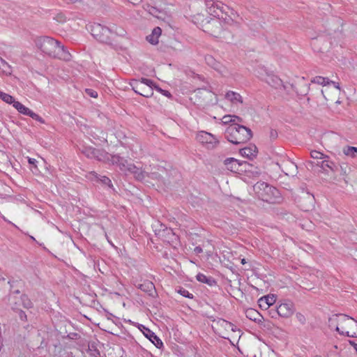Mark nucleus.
<instances>
[{
  "label": "nucleus",
  "instance_id": "nucleus-31",
  "mask_svg": "<svg viewBox=\"0 0 357 357\" xmlns=\"http://www.w3.org/2000/svg\"><path fill=\"white\" fill-rule=\"evenodd\" d=\"M284 167L285 168L286 172L284 169L282 171L287 175H293L296 172L297 169L296 165L289 160L284 163Z\"/></svg>",
  "mask_w": 357,
  "mask_h": 357
},
{
  "label": "nucleus",
  "instance_id": "nucleus-53",
  "mask_svg": "<svg viewBox=\"0 0 357 357\" xmlns=\"http://www.w3.org/2000/svg\"><path fill=\"white\" fill-rule=\"evenodd\" d=\"M28 162L30 165H31L33 166V167L36 170L38 171V168H37V165L36 163L38 162V161L35 159V158H29L28 159Z\"/></svg>",
  "mask_w": 357,
  "mask_h": 357
},
{
  "label": "nucleus",
  "instance_id": "nucleus-39",
  "mask_svg": "<svg viewBox=\"0 0 357 357\" xmlns=\"http://www.w3.org/2000/svg\"><path fill=\"white\" fill-rule=\"evenodd\" d=\"M236 120H237L239 122H242L243 121V119L241 117L235 116V115H234V116L225 115L222 118V122L224 123H230V122H235Z\"/></svg>",
  "mask_w": 357,
  "mask_h": 357
},
{
  "label": "nucleus",
  "instance_id": "nucleus-48",
  "mask_svg": "<svg viewBox=\"0 0 357 357\" xmlns=\"http://www.w3.org/2000/svg\"><path fill=\"white\" fill-rule=\"evenodd\" d=\"M296 318L298 320V321L302 325L305 324L306 323V319L305 317L301 314V312H297L296 314Z\"/></svg>",
  "mask_w": 357,
  "mask_h": 357
},
{
  "label": "nucleus",
  "instance_id": "nucleus-43",
  "mask_svg": "<svg viewBox=\"0 0 357 357\" xmlns=\"http://www.w3.org/2000/svg\"><path fill=\"white\" fill-rule=\"evenodd\" d=\"M277 306L271 307L268 309V313L269 316L273 319H277L279 317V313L278 312Z\"/></svg>",
  "mask_w": 357,
  "mask_h": 357
},
{
  "label": "nucleus",
  "instance_id": "nucleus-47",
  "mask_svg": "<svg viewBox=\"0 0 357 357\" xmlns=\"http://www.w3.org/2000/svg\"><path fill=\"white\" fill-rule=\"evenodd\" d=\"M258 304L261 310H268L270 308L267 303L264 300L263 297L258 300Z\"/></svg>",
  "mask_w": 357,
  "mask_h": 357
},
{
  "label": "nucleus",
  "instance_id": "nucleus-60",
  "mask_svg": "<svg viewBox=\"0 0 357 357\" xmlns=\"http://www.w3.org/2000/svg\"><path fill=\"white\" fill-rule=\"evenodd\" d=\"M153 89H155L158 91L160 93H163V89H162L160 87H159L158 85L154 84Z\"/></svg>",
  "mask_w": 357,
  "mask_h": 357
},
{
  "label": "nucleus",
  "instance_id": "nucleus-25",
  "mask_svg": "<svg viewBox=\"0 0 357 357\" xmlns=\"http://www.w3.org/2000/svg\"><path fill=\"white\" fill-rule=\"evenodd\" d=\"M89 178L91 179H96L100 181L103 185L108 186L110 188H113V185L111 180L106 176H99L96 172H91L89 173Z\"/></svg>",
  "mask_w": 357,
  "mask_h": 357
},
{
  "label": "nucleus",
  "instance_id": "nucleus-50",
  "mask_svg": "<svg viewBox=\"0 0 357 357\" xmlns=\"http://www.w3.org/2000/svg\"><path fill=\"white\" fill-rule=\"evenodd\" d=\"M30 117L32 118L33 119L40 122V123H45V120L41 116H40L38 114H36L33 112H32V113L31 114Z\"/></svg>",
  "mask_w": 357,
  "mask_h": 357
},
{
  "label": "nucleus",
  "instance_id": "nucleus-56",
  "mask_svg": "<svg viewBox=\"0 0 357 357\" xmlns=\"http://www.w3.org/2000/svg\"><path fill=\"white\" fill-rule=\"evenodd\" d=\"M194 252L195 254H200L203 252L202 248L200 246H196L194 249Z\"/></svg>",
  "mask_w": 357,
  "mask_h": 357
},
{
  "label": "nucleus",
  "instance_id": "nucleus-41",
  "mask_svg": "<svg viewBox=\"0 0 357 357\" xmlns=\"http://www.w3.org/2000/svg\"><path fill=\"white\" fill-rule=\"evenodd\" d=\"M176 291L181 294V296H183V297H185V298H194V296L192 294L190 293L187 289H185V288L183 287H179L177 289H176Z\"/></svg>",
  "mask_w": 357,
  "mask_h": 357
},
{
  "label": "nucleus",
  "instance_id": "nucleus-28",
  "mask_svg": "<svg viewBox=\"0 0 357 357\" xmlns=\"http://www.w3.org/2000/svg\"><path fill=\"white\" fill-rule=\"evenodd\" d=\"M11 104L18 111V112L24 115L30 116L31 114L33 112L32 110L22 105L19 101L15 100V98L13 99V102H12Z\"/></svg>",
  "mask_w": 357,
  "mask_h": 357
},
{
  "label": "nucleus",
  "instance_id": "nucleus-19",
  "mask_svg": "<svg viewBox=\"0 0 357 357\" xmlns=\"http://www.w3.org/2000/svg\"><path fill=\"white\" fill-rule=\"evenodd\" d=\"M20 293V290H15L9 296V304L13 310H19L21 307L20 296H17Z\"/></svg>",
  "mask_w": 357,
  "mask_h": 357
},
{
  "label": "nucleus",
  "instance_id": "nucleus-8",
  "mask_svg": "<svg viewBox=\"0 0 357 357\" xmlns=\"http://www.w3.org/2000/svg\"><path fill=\"white\" fill-rule=\"evenodd\" d=\"M344 324L342 325L340 335L347 337H357V321L345 314Z\"/></svg>",
  "mask_w": 357,
  "mask_h": 357
},
{
  "label": "nucleus",
  "instance_id": "nucleus-17",
  "mask_svg": "<svg viewBox=\"0 0 357 357\" xmlns=\"http://www.w3.org/2000/svg\"><path fill=\"white\" fill-rule=\"evenodd\" d=\"M266 82L276 89L282 88L286 90V86L283 84L282 80L276 75H268L266 79Z\"/></svg>",
  "mask_w": 357,
  "mask_h": 357
},
{
  "label": "nucleus",
  "instance_id": "nucleus-52",
  "mask_svg": "<svg viewBox=\"0 0 357 357\" xmlns=\"http://www.w3.org/2000/svg\"><path fill=\"white\" fill-rule=\"evenodd\" d=\"M15 311L18 312L20 319L22 321L26 320V313L22 310L20 308L19 310H15Z\"/></svg>",
  "mask_w": 357,
  "mask_h": 357
},
{
  "label": "nucleus",
  "instance_id": "nucleus-32",
  "mask_svg": "<svg viewBox=\"0 0 357 357\" xmlns=\"http://www.w3.org/2000/svg\"><path fill=\"white\" fill-rule=\"evenodd\" d=\"M10 75L12 70L10 66L1 57H0V73Z\"/></svg>",
  "mask_w": 357,
  "mask_h": 357
},
{
  "label": "nucleus",
  "instance_id": "nucleus-51",
  "mask_svg": "<svg viewBox=\"0 0 357 357\" xmlns=\"http://www.w3.org/2000/svg\"><path fill=\"white\" fill-rule=\"evenodd\" d=\"M85 92L90 97H92V98L98 97V93L91 89H86Z\"/></svg>",
  "mask_w": 357,
  "mask_h": 357
},
{
  "label": "nucleus",
  "instance_id": "nucleus-42",
  "mask_svg": "<svg viewBox=\"0 0 357 357\" xmlns=\"http://www.w3.org/2000/svg\"><path fill=\"white\" fill-rule=\"evenodd\" d=\"M0 98L5 102L11 105L12 102H13L14 97L0 91Z\"/></svg>",
  "mask_w": 357,
  "mask_h": 357
},
{
  "label": "nucleus",
  "instance_id": "nucleus-27",
  "mask_svg": "<svg viewBox=\"0 0 357 357\" xmlns=\"http://www.w3.org/2000/svg\"><path fill=\"white\" fill-rule=\"evenodd\" d=\"M196 279L199 282H200L202 283L207 284L210 287H213L217 284L216 280L213 277L206 276L204 274L201 273H199L197 275Z\"/></svg>",
  "mask_w": 357,
  "mask_h": 357
},
{
  "label": "nucleus",
  "instance_id": "nucleus-5",
  "mask_svg": "<svg viewBox=\"0 0 357 357\" xmlns=\"http://www.w3.org/2000/svg\"><path fill=\"white\" fill-rule=\"evenodd\" d=\"M90 31L91 35L97 40L111 46L114 45L113 43L114 33L112 29L100 24L94 23L90 26Z\"/></svg>",
  "mask_w": 357,
  "mask_h": 357
},
{
  "label": "nucleus",
  "instance_id": "nucleus-38",
  "mask_svg": "<svg viewBox=\"0 0 357 357\" xmlns=\"http://www.w3.org/2000/svg\"><path fill=\"white\" fill-rule=\"evenodd\" d=\"M213 321L215 322L218 326H220L227 330L228 328H229L230 327H234L233 324H231V322L227 321L222 318H218V319H214V320H213Z\"/></svg>",
  "mask_w": 357,
  "mask_h": 357
},
{
  "label": "nucleus",
  "instance_id": "nucleus-12",
  "mask_svg": "<svg viewBox=\"0 0 357 357\" xmlns=\"http://www.w3.org/2000/svg\"><path fill=\"white\" fill-rule=\"evenodd\" d=\"M345 314H336L328 319V326L331 329H335L340 334L341 327L344 324Z\"/></svg>",
  "mask_w": 357,
  "mask_h": 357
},
{
  "label": "nucleus",
  "instance_id": "nucleus-10",
  "mask_svg": "<svg viewBox=\"0 0 357 357\" xmlns=\"http://www.w3.org/2000/svg\"><path fill=\"white\" fill-rule=\"evenodd\" d=\"M195 98L198 105L205 107L211 103L213 94L206 89H198Z\"/></svg>",
  "mask_w": 357,
  "mask_h": 357
},
{
  "label": "nucleus",
  "instance_id": "nucleus-63",
  "mask_svg": "<svg viewBox=\"0 0 357 357\" xmlns=\"http://www.w3.org/2000/svg\"><path fill=\"white\" fill-rule=\"evenodd\" d=\"M8 283L10 284V289H12V288H13V283H12V282H11L10 280H9V281L8 282Z\"/></svg>",
  "mask_w": 357,
  "mask_h": 357
},
{
  "label": "nucleus",
  "instance_id": "nucleus-45",
  "mask_svg": "<svg viewBox=\"0 0 357 357\" xmlns=\"http://www.w3.org/2000/svg\"><path fill=\"white\" fill-rule=\"evenodd\" d=\"M96 149H93V148H89V149H86L83 153L88 157V158H94V156H95V151H96Z\"/></svg>",
  "mask_w": 357,
  "mask_h": 357
},
{
  "label": "nucleus",
  "instance_id": "nucleus-62",
  "mask_svg": "<svg viewBox=\"0 0 357 357\" xmlns=\"http://www.w3.org/2000/svg\"><path fill=\"white\" fill-rule=\"evenodd\" d=\"M241 264H246L245 259H241Z\"/></svg>",
  "mask_w": 357,
  "mask_h": 357
},
{
  "label": "nucleus",
  "instance_id": "nucleus-24",
  "mask_svg": "<svg viewBox=\"0 0 357 357\" xmlns=\"http://www.w3.org/2000/svg\"><path fill=\"white\" fill-rule=\"evenodd\" d=\"M95 156L94 158L97 159L99 161L102 162H111L112 164V158L114 155H110L107 152L105 151L104 150H100V149H96L95 151Z\"/></svg>",
  "mask_w": 357,
  "mask_h": 357
},
{
  "label": "nucleus",
  "instance_id": "nucleus-13",
  "mask_svg": "<svg viewBox=\"0 0 357 357\" xmlns=\"http://www.w3.org/2000/svg\"><path fill=\"white\" fill-rule=\"evenodd\" d=\"M143 334L158 348L160 349L163 347L162 340L149 328L143 325L139 326Z\"/></svg>",
  "mask_w": 357,
  "mask_h": 357
},
{
  "label": "nucleus",
  "instance_id": "nucleus-14",
  "mask_svg": "<svg viewBox=\"0 0 357 357\" xmlns=\"http://www.w3.org/2000/svg\"><path fill=\"white\" fill-rule=\"evenodd\" d=\"M276 306L279 317H280L288 318L291 317L294 312V304L291 302L282 303Z\"/></svg>",
  "mask_w": 357,
  "mask_h": 357
},
{
  "label": "nucleus",
  "instance_id": "nucleus-58",
  "mask_svg": "<svg viewBox=\"0 0 357 357\" xmlns=\"http://www.w3.org/2000/svg\"><path fill=\"white\" fill-rule=\"evenodd\" d=\"M142 0H128V2L132 3L133 5H138L142 2Z\"/></svg>",
  "mask_w": 357,
  "mask_h": 357
},
{
  "label": "nucleus",
  "instance_id": "nucleus-11",
  "mask_svg": "<svg viewBox=\"0 0 357 357\" xmlns=\"http://www.w3.org/2000/svg\"><path fill=\"white\" fill-rule=\"evenodd\" d=\"M130 85L137 94L142 96L145 98H150L153 95V91L152 89H147V87L144 86L138 79H132L130 82Z\"/></svg>",
  "mask_w": 357,
  "mask_h": 357
},
{
  "label": "nucleus",
  "instance_id": "nucleus-35",
  "mask_svg": "<svg viewBox=\"0 0 357 357\" xmlns=\"http://www.w3.org/2000/svg\"><path fill=\"white\" fill-rule=\"evenodd\" d=\"M343 153L344 155L355 158L357 155V147L346 146L343 148Z\"/></svg>",
  "mask_w": 357,
  "mask_h": 357
},
{
  "label": "nucleus",
  "instance_id": "nucleus-54",
  "mask_svg": "<svg viewBox=\"0 0 357 357\" xmlns=\"http://www.w3.org/2000/svg\"><path fill=\"white\" fill-rule=\"evenodd\" d=\"M278 137V132L275 130L271 129L270 130V138L275 139Z\"/></svg>",
  "mask_w": 357,
  "mask_h": 357
},
{
  "label": "nucleus",
  "instance_id": "nucleus-15",
  "mask_svg": "<svg viewBox=\"0 0 357 357\" xmlns=\"http://www.w3.org/2000/svg\"><path fill=\"white\" fill-rule=\"evenodd\" d=\"M161 228L157 234L164 241L169 243L173 241L177 238L172 229L168 228L163 225H161Z\"/></svg>",
  "mask_w": 357,
  "mask_h": 357
},
{
  "label": "nucleus",
  "instance_id": "nucleus-64",
  "mask_svg": "<svg viewBox=\"0 0 357 357\" xmlns=\"http://www.w3.org/2000/svg\"><path fill=\"white\" fill-rule=\"evenodd\" d=\"M4 281H5V278L3 277H1L0 278V282H3Z\"/></svg>",
  "mask_w": 357,
  "mask_h": 357
},
{
  "label": "nucleus",
  "instance_id": "nucleus-29",
  "mask_svg": "<svg viewBox=\"0 0 357 357\" xmlns=\"http://www.w3.org/2000/svg\"><path fill=\"white\" fill-rule=\"evenodd\" d=\"M225 98L233 104L243 103L242 96L234 91H229L225 94Z\"/></svg>",
  "mask_w": 357,
  "mask_h": 357
},
{
  "label": "nucleus",
  "instance_id": "nucleus-46",
  "mask_svg": "<svg viewBox=\"0 0 357 357\" xmlns=\"http://www.w3.org/2000/svg\"><path fill=\"white\" fill-rule=\"evenodd\" d=\"M310 155L314 159H323L326 155L317 151H312Z\"/></svg>",
  "mask_w": 357,
  "mask_h": 357
},
{
  "label": "nucleus",
  "instance_id": "nucleus-44",
  "mask_svg": "<svg viewBox=\"0 0 357 357\" xmlns=\"http://www.w3.org/2000/svg\"><path fill=\"white\" fill-rule=\"evenodd\" d=\"M139 82L142 84H145L148 87L147 89H151L152 90L153 89V86H154V82L151 79H147V78H142L140 80H139Z\"/></svg>",
  "mask_w": 357,
  "mask_h": 357
},
{
  "label": "nucleus",
  "instance_id": "nucleus-61",
  "mask_svg": "<svg viewBox=\"0 0 357 357\" xmlns=\"http://www.w3.org/2000/svg\"><path fill=\"white\" fill-rule=\"evenodd\" d=\"M227 330H229V328ZM229 330H231L232 331H236V326L234 325V327H230Z\"/></svg>",
  "mask_w": 357,
  "mask_h": 357
},
{
  "label": "nucleus",
  "instance_id": "nucleus-26",
  "mask_svg": "<svg viewBox=\"0 0 357 357\" xmlns=\"http://www.w3.org/2000/svg\"><path fill=\"white\" fill-rule=\"evenodd\" d=\"M162 30L159 26L155 27L151 34L146 36V40L152 45H156L158 43V38L161 35Z\"/></svg>",
  "mask_w": 357,
  "mask_h": 357
},
{
  "label": "nucleus",
  "instance_id": "nucleus-20",
  "mask_svg": "<svg viewBox=\"0 0 357 357\" xmlns=\"http://www.w3.org/2000/svg\"><path fill=\"white\" fill-rule=\"evenodd\" d=\"M240 153L243 157H245L250 160H252L257 156V148L254 144H250L248 147L240 149Z\"/></svg>",
  "mask_w": 357,
  "mask_h": 357
},
{
  "label": "nucleus",
  "instance_id": "nucleus-30",
  "mask_svg": "<svg viewBox=\"0 0 357 357\" xmlns=\"http://www.w3.org/2000/svg\"><path fill=\"white\" fill-rule=\"evenodd\" d=\"M317 165L320 166L321 168L324 170H326V168H328L333 172H334L336 168L335 163L329 160V157L328 155H325L320 165L317 164Z\"/></svg>",
  "mask_w": 357,
  "mask_h": 357
},
{
  "label": "nucleus",
  "instance_id": "nucleus-21",
  "mask_svg": "<svg viewBox=\"0 0 357 357\" xmlns=\"http://www.w3.org/2000/svg\"><path fill=\"white\" fill-rule=\"evenodd\" d=\"M224 164L228 170L234 172L239 171V167L243 165V163L234 158H228L225 159Z\"/></svg>",
  "mask_w": 357,
  "mask_h": 357
},
{
  "label": "nucleus",
  "instance_id": "nucleus-4",
  "mask_svg": "<svg viewBox=\"0 0 357 357\" xmlns=\"http://www.w3.org/2000/svg\"><path fill=\"white\" fill-rule=\"evenodd\" d=\"M253 190L259 199L264 202H275L280 197L277 188L264 181L256 183L253 185Z\"/></svg>",
  "mask_w": 357,
  "mask_h": 357
},
{
  "label": "nucleus",
  "instance_id": "nucleus-23",
  "mask_svg": "<svg viewBox=\"0 0 357 357\" xmlns=\"http://www.w3.org/2000/svg\"><path fill=\"white\" fill-rule=\"evenodd\" d=\"M139 289L151 296H154V294L155 293V285L149 280H146L143 283L140 284L139 285Z\"/></svg>",
  "mask_w": 357,
  "mask_h": 357
},
{
  "label": "nucleus",
  "instance_id": "nucleus-34",
  "mask_svg": "<svg viewBox=\"0 0 357 357\" xmlns=\"http://www.w3.org/2000/svg\"><path fill=\"white\" fill-rule=\"evenodd\" d=\"M20 301H21V306L26 309H30L32 308L33 306V304L31 299L28 297L26 294H22L20 296Z\"/></svg>",
  "mask_w": 357,
  "mask_h": 357
},
{
  "label": "nucleus",
  "instance_id": "nucleus-49",
  "mask_svg": "<svg viewBox=\"0 0 357 357\" xmlns=\"http://www.w3.org/2000/svg\"><path fill=\"white\" fill-rule=\"evenodd\" d=\"M146 177L150 178L151 179H155V180L159 181L161 178V175L160 174H158V172H147Z\"/></svg>",
  "mask_w": 357,
  "mask_h": 357
},
{
  "label": "nucleus",
  "instance_id": "nucleus-6",
  "mask_svg": "<svg viewBox=\"0 0 357 357\" xmlns=\"http://www.w3.org/2000/svg\"><path fill=\"white\" fill-rule=\"evenodd\" d=\"M202 30L210 34L211 36L220 38H225V30L221 21L218 19H215V17L211 18L209 20L202 21Z\"/></svg>",
  "mask_w": 357,
  "mask_h": 357
},
{
  "label": "nucleus",
  "instance_id": "nucleus-9",
  "mask_svg": "<svg viewBox=\"0 0 357 357\" xmlns=\"http://www.w3.org/2000/svg\"><path fill=\"white\" fill-rule=\"evenodd\" d=\"M196 138L199 142L204 144L208 149L215 148L219 144L218 139L213 135L205 131L199 132Z\"/></svg>",
  "mask_w": 357,
  "mask_h": 357
},
{
  "label": "nucleus",
  "instance_id": "nucleus-36",
  "mask_svg": "<svg viewBox=\"0 0 357 357\" xmlns=\"http://www.w3.org/2000/svg\"><path fill=\"white\" fill-rule=\"evenodd\" d=\"M311 82L326 86L330 84V79L328 77L317 76L311 80Z\"/></svg>",
  "mask_w": 357,
  "mask_h": 357
},
{
  "label": "nucleus",
  "instance_id": "nucleus-1",
  "mask_svg": "<svg viewBox=\"0 0 357 357\" xmlns=\"http://www.w3.org/2000/svg\"><path fill=\"white\" fill-rule=\"evenodd\" d=\"M206 6V10L210 15L218 19L225 24H231L236 16V13L233 9L223 4L221 1H214V0H204Z\"/></svg>",
  "mask_w": 357,
  "mask_h": 357
},
{
  "label": "nucleus",
  "instance_id": "nucleus-3",
  "mask_svg": "<svg viewBox=\"0 0 357 357\" xmlns=\"http://www.w3.org/2000/svg\"><path fill=\"white\" fill-rule=\"evenodd\" d=\"M112 165H117L120 170L125 173L132 174L137 181H143L146 178L147 172L141 167L135 166L132 163H128V160L119 155H115L112 158Z\"/></svg>",
  "mask_w": 357,
  "mask_h": 357
},
{
  "label": "nucleus",
  "instance_id": "nucleus-37",
  "mask_svg": "<svg viewBox=\"0 0 357 357\" xmlns=\"http://www.w3.org/2000/svg\"><path fill=\"white\" fill-rule=\"evenodd\" d=\"M88 352L89 355L93 357L100 356V351L97 349L96 344L95 342H91L89 344Z\"/></svg>",
  "mask_w": 357,
  "mask_h": 357
},
{
  "label": "nucleus",
  "instance_id": "nucleus-55",
  "mask_svg": "<svg viewBox=\"0 0 357 357\" xmlns=\"http://www.w3.org/2000/svg\"><path fill=\"white\" fill-rule=\"evenodd\" d=\"M322 40L321 38H313L312 41V45L316 48L317 44L319 43Z\"/></svg>",
  "mask_w": 357,
  "mask_h": 357
},
{
  "label": "nucleus",
  "instance_id": "nucleus-22",
  "mask_svg": "<svg viewBox=\"0 0 357 357\" xmlns=\"http://www.w3.org/2000/svg\"><path fill=\"white\" fill-rule=\"evenodd\" d=\"M146 10L150 13L151 15L157 17L158 19L165 20L167 17H168V15L167 13L162 10L159 9L156 7L148 5Z\"/></svg>",
  "mask_w": 357,
  "mask_h": 357
},
{
  "label": "nucleus",
  "instance_id": "nucleus-7",
  "mask_svg": "<svg viewBox=\"0 0 357 357\" xmlns=\"http://www.w3.org/2000/svg\"><path fill=\"white\" fill-rule=\"evenodd\" d=\"M58 40L48 36H41L36 39V47L44 54L54 57L57 48Z\"/></svg>",
  "mask_w": 357,
  "mask_h": 357
},
{
  "label": "nucleus",
  "instance_id": "nucleus-33",
  "mask_svg": "<svg viewBox=\"0 0 357 357\" xmlns=\"http://www.w3.org/2000/svg\"><path fill=\"white\" fill-rule=\"evenodd\" d=\"M246 317L250 320L255 321H259V317L261 316L260 314L255 310L252 308H250L246 310L245 312Z\"/></svg>",
  "mask_w": 357,
  "mask_h": 357
},
{
  "label": "nucleus",
  "instance_id": "nucleus-2",
  "mask_svg": "<svg viewBox=\"0 0 357 357\" xmlns=\"http://www.w3.org/2000/svg\"><path fill=\"white\" fill-rule=\"evenodd\" d=\"M224 136L229 142L239 144L250 140L252 137V132L244 126L234 123L226 129Z\"/></svg>",
  "mask_w": 357,
  "mask_h": 357
},
{
  "label": "nucleus",
  "instance_id": "nucleus-57",
  "mask_svg": "<svg viewBox=\"0 0 357 357\" xmlns=\"http://www.w3.org/2000/svg\"><path fill=\"white\" fill-rule=\"evenodd\" d=\"M330 84H332L335 89H339V90L340 89V84L338 82H335L330 80Z\"/></svg>",
  "mask_w": 357,
  "mask_h": 357
},
{
  "label": "nucleus",
  "instance_id": "nucleus-40",
  "mask_svg": "<svg viewBox=\"0 0 357 357\" xmlns=\"http://www.w3.org/2000/svg\"><path fill=\"white\" fill-rule=\"evenodd\" d=\"M263 298L267 303L269 307H273L276 301V296L274 294L264 296Z\"/></svg>",
  "mask_w": 357,
  "mask_h": 357
},
{
  "label": "nucleus",
  "instance_id": "nucleus-59",
  "mask_svg": "<svg viewBox=\"0 0 357 357\" xmlns=\"http://www.w3.org/2000/svg\"><path fill=\"white\" fill-rule=\"evenodd\" d=\"M161 93L168 98L172 96L170 92L167 90H163V93Z\"/></svg>",
  "mask_w": 357,
  "mask_h": 357
},
{
  "label": "nucleus",
  "instance_id": "nucleus-16",
  "mask_svg": "<svg viewBox=\"0 0 357 357\" xmlns=\"http://www.w3.org/2000/svg\"><path fill=\"white\" fill-rule=\"evenodd\" d=\"M206 63L208 66L213 68L220 73H223L225 71L224 66L218 61H217L213 56L206 55L205 56Z\"/></svg>",
  "mask_w": 357,
  "mask_h": 357
},
{
  "label": "nucleus",
  "instance_id": "nucleus-18",
  "mask_svg": "<svg viewBox=\"0 0 357 357\" xmlns=\"http://www.w3.org/2000/svg\"><path fill=\"white\" fill-rule=\"evenodd\" d=\"M54 58L68 61L70 59L71 55L67 49L63 45H61L60 43L58 42L57 48Z\"/></svg>",
  "mask_w": 357,
  "mask_h": 357
}]
</instances>
